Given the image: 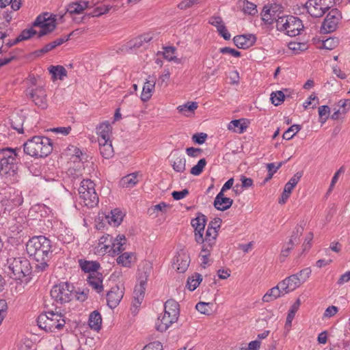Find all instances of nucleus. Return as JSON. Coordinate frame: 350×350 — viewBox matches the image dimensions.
Listing matches in <instances>:
<instances>
[{"instance_id":"nucleus-1","label":"nucleus","mask_w":350,"mask_h":350,"mask_svg":"<svg viewBox=\"0 0 350 350\" xmlns=\"http://www.w3.org/2000/svg\"><path fill=\"white\" fill-rule=\"evenodd\" d=\"M51 241L44 236L33 237L26 244L27 254L38 262L36 269L43 271L48 267L52 254Z\"/></svg>"},{"instance_id":"nucleus-2","label":"nucleus","mask_w":350,"mask_h":350,"mask_svg":"<svg viewBox=\"0 0 350 350\" xmlns=\"http://www.w3.org/2000/svg\"><path fill=\"white\" fill-rule=\"evenodd\" d=\"M56 27L55 16H52L48 12L38 16L29 29H24L15 39V42H20L31 38L38 34L41 38L53 32Z\"/></svg>"},{"instance_id":"nucleus-3","label":"nucleus","mask_w":350,"mask_h":350,"mask_svg":"<svg viewBox=\"0 0 350 350\" xmlns=\"http://www.w3.org/2000/svg\"><path fill=\"white\" fill-rule=\"evenodd\" d=\"M52 150L51 139L44 136H34L23 144V152L35 158L45 157Z\"/></svg>"},{"instance_id":"nucleus-4","label":"nucleus","mask_w":350,"mask_h":350,"mask_svg":"<svg viewBox=\"0 0 350 350\" xmlns=\"http://www.w3.org/2000/svg\"><path fill=\"white\" fill-rule=\"evenodd\" d=\"M0 174L14 175L18 169L22 152L20 148H5L0 150Z\"/></svg>"},{"instance_id":"nucleus-5","label":"nucleus","mask_w":350,"mask_h":350,"mask_svg":"<svg viewBox=\"0 0 350 350\" xmlns=\"http://www.w3.org/2000/svg\"><path fill=\"white\" fill-rule=\"evenodd\" d=\"M5 267L8 275L14 280H21L23 278L29 275L31 271L29 261L23 256L8 257Z\"/></svg>"},{"instance_id":"nucleus-6","label":"nucleus","mask_w":350,"mask_h":350,"mask_svg":"<svg viewBox=\"0 0 350 350\" xmlns=\"http://www.w3.org/2000/svg\"><path fill=\"white\" fill-rule=\"evenodd\" d=\"M37 323L40 328L52 332L55 329H62L65 326L66 321L61 313L49 311L38 316Z\"/></svg>"},{"instance_id":"nucleus-7","label":"nucleus","mask_w":350,"mask_h":350,"mask_svg":"<svg viewBox=\"0 0 350 350\" xmlns=\"http://www.w3.org/2000/svg\"><path fill=\"white\" fill-rule=\"evenodd\" d=\"M80 204L88 208H93L98 203V196L95 190V183L90 179L81 182L78 189Z\"/></svg>"},{"instance_id":"nucleus-8","label":"nucleus","mask_w":350,"mask_h":350,"mask_svg":"<svg viewBox=\"0 0 350 350\" xmlns=\"http://www.w3.org/2000/svg\"><path fill=\"white\" fill-rule=\"evenodd\" d=\"M276 28L279 31H284L291 37L299 35L304 28L302 21L297 17L280 16L276 20Z\"/></svg>"},{"instance_id":"nucleus-9","label":"nucleus","mask_w":350,"mask_h":350,"mask_svg":"<svg viewBox=\"0 0 350 350\" xmlns=\"http://www.w3.org/2000/svg\"><path fill=\"white\" fill-rule=\"evenodd\" d=\"M51 296L57 304L70 301L74 297V286L68 282H62L53 286Z\"/></svg>"},{"instance_id":"nucleus-10","label":"nucleus","mask_w":350,"mask_h":350,"mask_svg":"<svg viewBox=\"0 0 350 350\" xmlns=\"http://www.w3.org/2000/svg\"><path fill=\"white\" fill-rule=\"evenodd\" d=\"M334 4V0H308L305 6L311 16L319 18L323 16Z\"/></svg>"},{"instance_id":"nucleus-11","label":"nucleus","mask_w":350,"mask_h":350,"mask_svg":"<svg viewBox=\"0 0 350 350\" xmlns=\"http://www.w3.org/2000/svg\"><path fill=\"white\" fill-rule=\"evenodd\" d=\"M342 18L340 12L336 9H332L327 14L322 24V29L326 33H331L334 31Z\"/></svg>"},{"instance_id":"nucleus-12","label":"nucleus","mask_w":350,"mask_h":350,"mask_svg":"<svg viewBox=\"0 0 350 350\" xmlns=\"http://www.w3.org/2000/svg\"><path fill=\"white\" fill-rule=\"evenodd\" d=\"M149 276V273L147 270L140 271L138 276L139 284H136L134 288V299L135 304L136 305H140L144 297L146 287L147 284V280Z\"/></svg>"},{"instance_id":"nucleus-13","label":"nucleus","mask_w":350,"mask_h":350,"mask_svg":"<svg viewBox=\"0 0 350 350\" xmlns=\"http://www.w3.org/2000/svg\"><path fill=\"white\" fill-rule=\"evenodd\" d=\"M27 92V94L36 106L42 109L47 107L46 93L42 87L29 89Z\"/></svg>"},{"instance_id":"nucleus-14","label":"nucleus","mask_w":350,"mask_h":350,"mask_svg":"<svg viewBox=\"0 0 350 350\" xmlns=\"http://www.w3.org/2000/svg\"><path fill=\"white\" fill-rule=\"evenodd\" d=\"M206 224V217L201 213H198L196 218L191 221V224L194 228L195 240L196 242L202 241V234H203Z\"/></svg>"},{"instance_id":"nucleus-15","label":"nucleus","mask_w":350,"mask_h":350,"mask_svg":"<svg viewBox=\"0 0 350 350\" xmlns=\"http://www.w3.org/2000/svg\"><path fill=\"white\" fill-rule=\"evenodd\" d=\"M124 295V288H120L118 285L111 287V290L107 293V301L108 306L113 309L120 303Z\"/></svg>"},{"instance_id":"nucleus-16","label":"nucleus","mask_w":350,"mask_h":350,"mask_svg":"<svg viewBox=\"0 0 350 350\" xmlns=\"http://www.w3.org/2000/svg\"><path fill=\"white\" fill-rule=\"evenodd\" d=\"M190 263V257L188 254L182 252L178 253L174 258L173 268L179 273H185Z\"/></svg>"},{"instance_id":"nucleus-17","label":"nucleus","mask_w":350,"mask_h":350,"mask_svg":"<svg viewBox=\"0 0 350 350\" xmlns=\"http://www.w3.org/2000/svg\"><path fill=\"white\" fill-rule=\"evenodd\" d=\"M279 283L280 287L286 294L293 291L301 284V282L298 279L297 275L294 274L286 278Z\"/></svg>"},{"instance_id":"nucleus-18","label":"nucleus","mask_w":350,"mask_h":350,"mask_svg":"<svg viewBox=\"0 0 350 350\" xmlns=\"http://www.w3.org/2000/svg\"><path fill=\"white\" fill-rule=\"evenodd\" d=\"M256 38L253 34H243L236 36L233 38L234 44L240 49H248L256 42Z\"/></svg>"},{"instance_id":"nucleus-19","label":"nucleus","mask_w":350,"mask_h":350,"mask_svg":"<svg viewBox=\"0 0 350 350\" xmlns=\"http://www.w3.org/2000/svg\"><path fill=\"white\" fill-rule=\"evenodd\" d=\"M6 37L5 33L0 31V67L9 64L16 58V53L14 51H10L8 55H5V49H3L4 38Z\"/></svg>"},{"instance_id":"nucleus-20","label":"nucleus","mask_w":350,"mask_h":350,"mask_svg":"<svg viewBox=\"0 0 350 350\" xmlns=\"http://www.w3.org/2000/svg\"><path fill=\"white\" fill-rule=\"evenodd\" d=\"M156 84L155 78L149 76L148 79H146L142 88L141 94V99L143 102H146L150 99L152 96V93L154 91Z\"/></svg>"},{"instance_id":"nucleus-21","label":"nucleus","mask_w":350,"mask_h":350,"mask_svg":"<svg viewBox=\"0 0 350 350\" xmlns=\"http://www.w3.org/2000/svg\"><path fill=\"white\" fill-rule=\"evenodd\" d=\"M217 236V232H215L211 230H206L204 238L203 237V234H202V241L198 243L203 244L202 248H203L204 251H211L213 247L215 245Z\"/></svg>"},{"instance_id":"nucleus-22","label":"nucleus","mask_w":350,"mask_h":350,"mask_svg":"<svg viewBox=\"0 0 350 350\" xmlns=\"http://www.w3.org/2000/svg\"><path fill=\"white\" fill-rule=\"evenodd\" d=\"M87 281L89 286L97 293H100L103 291L102 273L98 271H94V273L89 274Z\"/></svg>"},{"instance_id":"nucleus-23","label":"nucleus","mask_w":350,"mask_h":350,"mask_svg":"<svg viewBox=\"0 0 350 350\" xmlns=\"http://www.w3.org/2000/svg\"><path fill=\"white\" fill-rule=\"evenodd\" d=\"M171 156L173 170L176 172H183L186 170V159L184 155L178 152H172Z\"/></svg>"},{"instance_id":"nucleus-24","label":"nucleus","mask_w":350,"mask_h":350,"mask_svg":"<svg viewBox=\"0 0 350 350\" xmlns=\"http://www.w3.org/2000/svg\"><path fill=\"white\" fill-rule=\"evenodd\" d=\"M233 204V200L224 196V193H219L214 200L213 205L219 211H226Z\"/></svg>"},{"instance_id":"nucleus-25","label":"nucleus","mask_w":350,"mask_h":350,"mask_svg":"<svg viewBox=\"0 0 350 350\" xmlns=\"http://www.w3.org/2000/svg\"><path fill=\"white\" fill-rule=\"evenodd\" d=\"M111 126L109 122H104L96 127V133L98 135V142H107L110 140Z\"/></svg>"},{"instance_id":"nucleus-26","label":"nucleus","mask_w":350,"mask_h":350,"mask_svg":"<svg viewBox=\"0 0 350 350\" xmlns=\"http://www.w3.org/2000/svg\"><path fill=\"white\" fill-rule=\"evenodd\" d=\"M176 321L177 319H172L171 316L164 313L161 317H158L155 323V327L159 332H163L166 331Z\"/></svg>"},{"instance_id":"nucleus-27","label":"nucleus","mask_w":350,"mask_h":350,"mask_svg":"<svg viewBox=\"0 0 350 350\" xmlns=\"http://www.w3.org/2000/svg\"><path fill=\"white\" fill-rule=\"evenodd\" d=\"M125 236L118 235L116 239H112V243H111V246H109L107 253H109L111 255L120 254L124 250L123 245L125 244Z\"/></svg>"},{"instance_id":"nucleus-28","label":"nucleus","mask_w":350,"mask_h":350,"mask_svg":"<svg viewBox=\"0 0 350 350\" xmlns=\"http://www.w3.org/2000/svg\"><path fill=\"white\" fill-rule=\"evenodd\" d=\"M164 313L171 316L172 319H178L179 316V304L174 299H168L164 305Z\"/></svg>"},{"instance_id":"nucleus-29","label":"nucleus","mask_w":350,"mask_h":350,"mask_svg":"<svg viewBox=\"0 0 350 350\" xmlns=\"http://www.w3.org/2000/svg\"><path fill=\"white\" fill-rule=\"evenodd\" d=\"M152 39V36L151 33H144L142 34L131 40H130L128 43V46L130 49H138L142 46H144L146 44H148Z\"/></svg>"},{"instance_id":"nucleus-30","label":"nucleus","mask_w":350,"mask_h":350,"mask_svg":"<svg viewBox=\"0 0 350 350\" xmlns=\"http://www.w3.org/2000/svg\"><path fill=\"white\" fill-rule=\"evenodd\" d=\"M286 295L284 291L280 287V283L275 286L269 289L262 297L264 302H271L277 298Z\"/></svg>"},{"instance_id":"nucleus-31","label":"nucleus","mask_w":350,"mask_h":350,"mask_svg":"<svg viewBox=\"0 0 350 350\" xmlns=\"http://www.w3.org/2000/svg\"><path fill=\"white\" fill-rule=\"evenodd\" d=\"M79 264L82 271L89 273V274L98 271V269L100 268V264L96 261L79 260Z\"/></svg>"},{"instance_id":"nucleus-32","label":"nucleus","mask_w":350,"mask_h":350,"mask_svg":"<svg viewBox=\"0 0 350 350\" xmlns=\"http://www.w3.org/2000/svg\"><path fill=\"white\" fill-rule=\"evenodd\" d=\"M102 317L100 314L94 310L90 313L88 320V325L92 329L98 331L101 327Z\"/></svg>"},{"instance_id":"nucleus-33","label":"nucleus","mask_w":350,"mask_h":350,"mask_svg":"<svg viewBox=\"0 0 350 350\" xmlns=\"http://www.w3.org/2000/svg\"><path fill=\"white\" fill-rule=\"evenodd\" d=\"M99 145V150L101 155L105 159H109L113 155V148L112 146L111 141L107 140V142H98Z\"/></svg>"},{"instance_id":"nucleus-34","label":"nucleus","mask_w":350,"mask_h":350,"mask_svg":"<svg viewBox=\"0 0 350 350\" xmlns=\"http://www.w3.org/2000/svg\"><path fill=\"white\" fill-rule=\"evenodd\" d=\"M247 127L244 119L234 120L229 122L228 129L238 133H243Z\"/></svg>"},{"instance_id":"nucleus-35","label":"nucleus","mask_w":350,"mask_h":350,"mask_svg":"<svg viewBox=\"0 0 350 350\" xmlns=\"http://www.w3.org/2000/svg\"><path fill=\"white\" fill-rule=\"evenodd\" d=\"M91 7L88 1L74 2L68 5L67 11L72 14H80L85 9Z\"/></svg>"},{"instance_id":"nucleus-36","label":"nucleus","mask_w":350,"mask_h":350,"mask_svg":"<svg viewBox=\"0 0 350 350\" xmlns=\"http://www.w3.org/2000/svg\"><path fill=\"white\" fill-rule=\"evenodd\" d=\"M300 299H297L295 301V302L291 306L290 310H288L285 323V328H286L288 330H289L291 327L292 321L295 317V313L297 312L300 306Z\"/></svg>"},{"instance_id":"nucleus-37","label":"nucleus","mask_w":350,"mask_h":350,"mask_svg":"<svg viewBox=\"0 0 350 350\" xmlns=\"http://www.w3.org/2000/svg\"><path fill=\"white\" fill-rule=\"evenodd\" d=\"M111 216H107L108 221L114 226H119L122 221L124 214L118 208H115L111 211Z\"/></svg>"},{"instance_id":"nucleus-38","label":"nucleus","mask_w":350,"mask_h":350,"mask_svg":"<svg viewBox=\"0 0 350 350\" xmlns=\"http://www.w3.org/2000/svg\"><path fill=\"white\" fill-rule=\"evenodd\" d=\"M138 181L137 173H133L122 177L120 180V185L123 187H133Z\"/></svg>"},{"instance_id":"nucleus-39","label":"nucleus","mask_w":350,"mask_h":350,"mask_svg":"<svg viewBox=\"0 0 350 350\" xmlns=\"http://www.w3.org/2000/svg\"><path fill=\"white\" fill-rule=\"evenodd\" d=\"M49 70L53 79L59 78L62 80L64 77L67 76V71L63 66H51L49 68Z\"/></svg>"},{"instance_id":"nucleus-40","label":"nucleus","mask_w":350,"mask_h":350,"mask_svg":"<svg viewBox=\"0 0 350 350\" xmlns=\"http://www.w3.org/2000/svg\"><path fill=\"white\" fill-rule=\"evenodd\" d=\"M202 281V276L198 273H195L189 277L187 282V287L191 291H194Z\"/></svg>"},{"instance_id":"nucleus-41","label":"nucleus","mask_w":350,"mask_h":350,"mask_svg":"<svg viewBox=\"0 0 350 350\" xmlns=\"http://www.w3.org/2000/svg\"><path fill=\"white\" fill-rule=\"evenodd\" d=\"M304 226L302 225H297L293 230L289 241V244L295 245L299 243V238L304 232Z\"/></svg>"},{"instance_id":"nucleus-42","label":"nucleus","mask_w":350,"mask_h":350,"mask_svg":"<svg viewBox=\"0 0 350 350\" xmlns=\"http://www.w3.org/2000/svg\"><path fill=\"white\" fill-rule=\"evenodd\" d=\"M274 15V10L271 8H267L266 6L264 7L262 12V19L265 23L271 25L273 24L274 21L276 23L278 18H276Z\"/></svg>"},{"instance_id":"nucleus-43","label":"nucleus","mask_w":350,"mask_h":350,"mask_svg":"<svg viewBox=\"0 0 350 350\" xmlns=\"http://www.w3.org/2000/svg\"><path fill=\"white\" fill-rule=\"evenodd\" d=\"M198 108V103L196 102H187L183 105L178 107V110L180 113L185 116H189L187 113H193L194 110Z\"/></svg>"},{"instance_id":"nucleus-44","label":"nucleus","mask_w":350,"mask_h":350,"mask_svg":"<svg viewBox=\"0 0 350 350\" xmlns=\"http://www.w3.org/2000/svg\"><path fill=\"white\" fill-rule=\"evenodd\" d=\"M112 239L113 237L109 234H105L101 237L98 242V247H100V250L107 253L109 246H111Z\"/></svg>"},{"instance_id":"nucleus-45","label":"nucleus","mask_w":350,"mask_h":350,"mask_svg":"<svg viewBox=\"0 0 350 350\" xmlns=\"http://www.w3.org/2000/svg\"><path fill=\"white\" fill-rule=\"evenodd\" d=\"M288 49L292 51L294 54H299L308 49V45L304 42H291L288 43Z\"/></svg>"},{"instance_id":"nucleus-46","label":"nucleus","mask_w":350,"mask_h":350,"mask_svg":"<svg viewBox=\"0 0 350 350\" xmlns=\"http://www.w3.org/2000/svg\"><path fill=\"white\" fill-rule=\"evenodd\" d=\"M301 129L299 124H293L283 134L282 138L286 140L292 139L296 133H297Z\"/></svg>"},{"instance_id":"nucleus-47","label":"nucleus","mask_w":350,"mask_h":350,"mask_svg":"<svg viewBox=\"0 0 350 350\" xmlns=\"http://www.w3.org/2000/svg\"><path fill=\"white\" fill-rule=\"evenodd\" d=\"M111 8L112 6L109 5H101L97 6L92 12H89L88 15L92 17L100 16L103 14L107 13Z\"/></svg>"},{"instance_id":"nucleus-48","label":"nucleus","mask_w":350,"mask_h":350,"mask_svg":"<svg viewBox=\"0 0 350 350\" xmlns=\"http://www.w3.org/2000/svg\"><path fill=\"white\" fill-rule=\"evenodd\" d=\"M206 165V161L204 158L200 159L198 163L191 169L190 173L194 176H199L202 172Z\"/></svg>"},{"instance_id":"nucleus-49","label":"nucleus","mask_w":350,"mask_h":350,"mask_svg":"<svg viewBox=\"0 0 350 350\" xmlns=\"http://www.w3.org/2000/svg\"><path fill=\"white\" fill-rule=\"evenodd\" d=\"M285 96L282 91H276L271 94V100L275 106L280 105L284 100Z\"/></svg>"},{"instance_id":"nucleus-50","label":"nucleus","mask_w":350,"mask_h":350,"mask_svg":"<svg viewBox=\"0 0 350 350\" xmlns=\"http://www.w3.org/2000/svg\"><path fill=\"white\" fill-rule=\"evenodd\" d=\"M132 253L124 252L117 258V262L124 267H129L131 262Z\"/></svg>"},{"instance_id":"nucleus-51","label":"nucleus","mask_w":350,"mask_h":350,"mask_svg":"<svg viewBox=\"0 0 350 350\" xmlns=\"http://www.w3.org/2000/svg\"><path fill=\"white\" fill-rule=\"evenodd\" d=\"M330 109L327 105H322L319 107V120L324 124L329 118Z\"/></svg>"},{"instance_id":"nucleus-52","label":"nucleus","mask_w":350,"mask_h":350,"mask_svg":"<svg viewBox=\"0 0 350 350\" xmlns=\"http://www.w3.org/2000/svg\"><path fill=\"white\" fill-rule=\"evenodd\" d=\"M175 48L173 46H167L164 48L163 57L168 61H174L178 62V58L174 55Z\"/></svg>"},{"instance_id":"nucleus-53","label":"nucleus","mask_w":350,"mask_h":350,"mask_svg":"<svg viewBox=\"0 0 350 350\" xmlns=\"http://www.w3.org/2000/svg\"><path fill=\"white\" fill-rule=\"evenodd\" d=\"M339 44V40L336 38H329L323 42V48L327 50L335 49Z\"/></svg>"},{"instance_id":"nucleus-54","label":"nucleus","mask_w":350,"mask_h":350,"mask_svg":"<svg viewBox=\"0 0 350 350\" xmlns=\"http://www.w3.org/2000/svg\"><path fill=\"white\" fill-rule=\"evenodd\" d=\"M196 310L202 314H209L211 313V304L206 302H199L196 306Z\"/></svg>"},{"instance_id":"nucleus-55","label":"nucleus","mask_w":350,"mask_h":350,"mask_svg":"<svg viewBox=\"0 0 350 350\" xmlns=\"http://www.w3.org/2000/svg\"><path fill=\"white\" fill-rule=\"evenodd\" d=\"M311 272H312V271H311L310 268L307 267V268H305V269L301 270L300 271L295 273V275H297L298 279L301 282V284H303L308 280V278H309V277L311 274Z\"/></svg>"},{"instance_id":"nucleus-56","label":"nucleus","mask_w":350,"mask_h":350,"mask_svg":"<svg viewBox=\"0 0 350 350\" xmlns=\"http://www.w3.org/2000/svg\"><path fill=\"white\" fill-rule=\"evenodd\" d=\"M243 11L250 15H255L257 13L256 5L253 3L246 1L244 3Z\"/></svg>"},{"instance_id":"nucleus-57","label":"nucleus","mask_w":350,"mask_h":350,"mask_svg":"<svg viewBox=\"0 0 350 350\" xmlns=\"http://www.w3.org/2000/svg\"><path fill=\"white\" fill-rule=\"evenodd\" d=\"M221 224V219L219 217H215L208 224L207 230H211L218 233Z\"/></svg>"},{"instance_id":"nucleus-58","label":"nucleus","mask_w":350,"mask_h":350,"mask_svg":"<svg viewBox=\"0 0 350 350\" xmlns=\"http://www.w3.org/2000/svg\"><path fill=\"white\" fill-rule=\"evenodd\" d=\"M200 0H183L178 5V8L180 10H186L192 7L195 4H198Z\"/></svg>"},{"instance_id":"nucleus-59","label":"nucleus","mask_w":350,"mask_h":350,"mask_svg":"<svg viewBox=\"0 0 350 350\" xmlns=\"http://www.w3.org/2000/svg\"><path fill=\"white\" fill-rule=\"evenodd\" d=\"M219 51L222 54H230V55L236 57L241 56V53L239 51L228 46L220 48Z\"/></svg>"},{"instance_id":"nucleus-60","label":"nucleus","mask_w":350,"mask_h":350,"mask_svg":"<svg viewBox=\"0 0 350 350\" xmlns=\"http://www.w3.org/2000/svg\"><path fill=\"white\" fill-rule=\"evenodd\" d=\"M33 342L29 338L22 339L20 342L18 349L19 350H30L33 347Z\"/></svg>"},{"instance_id":"nucleus-61","label":"nucleus","mask_w":350,"mask_h":350,"mask_svg":"<svg viewBox=\"0 0 350 350\" xmlns=\"http://www.w3.org/2000/svg\"><path fill=\"white\" fill-rule=\"evenodd\" d=\"M189 194V190L187 189H183L182 191H174L172 193V198L175 200H180L183 199Z\"/></svg>"},{"instance_id":"nucleus-62","label":"nucleus","mask_w":350,"mask_h":350,"mask_svg":"<svg viewBox=\"0 0 350 350\" xmlns=\"http://www.w3.org/2000/svg\"><path fill=\"white\" fill-rule=\"evenodd\" d=\"M219 34L224 38V40H228L230 39V33L228 32L226 27L223 23L217 29Z\"/></svg>"},{"instance_id":"nucleus-63","label":"nucleus","mask_w":350,"mask_h":350,"mask_svg":"<svg viewBox=\"0 0 350 350\" xmlns=\"http://www.w3.org/2000/svg\"><path fill=\"white\" fill-rule=\"evenodd\" d=\"M142 350H163V345L159 341H154L146 345Z\"/></svg>"},{"instance_id":"nucleus-64","label":"nucleus","mask_w":350,"mask_h":350,"mask_svg":"<svg viewBox=\"0 0 350 350\" xmlns=\"http://www.w3.org/2000/svg\"><path fill=\"white\" fill-rule=\"evenodd\" d=\"M338 105L340 107L342 114L345 115L347 113L350 108V100L349 99H345V100H340L338 103Z\"/></svg>"}]
</instances>
